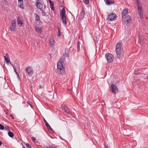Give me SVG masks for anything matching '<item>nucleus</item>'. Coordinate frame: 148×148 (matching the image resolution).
Listing matches in <instances>:
<instances>
[{
    "mask_svg": "<svg viewBox=\"0 0 148 148\" xmlns=\"http://www.w3.org/2000/svg\"><path fill=\"white\" fill-rule=\"evenodd\" d=\"M60 15L63 23L64 25L66 24V17L65 10L64 8L61 11H60Z\"/></svg>",
    "mask_w": 148,
    "mask_h": 148,
    "instance_id": "f257e3e1",
    "label": "nucleus"
},
{
    "mask_svg": "<svg viewBox=\"0 0 148 148\" xmlns=\"http://www.w3.org/2000/svg\"><path fill=\"white\" fill-rule=\"evenodd\" d=\"M57 71L59 73L61 74L64 71V67L62 64V62L59 61L57 64Z\"/></svg>",
    "mask_w": 148,
    "mask_h": 148,
    "instance_id": "f03ea898",
    "label": "nucleus"
},
{
    "mask_svg": "<svg viewBox=\"0 0 148 148\" xmlns=\"http://www.w3.org/2000/svg\"><path fill=\"white\" fill-rule=\"evenodd\" d=\"M105 58L109 63L112 62L114 58L113 55L110 53H108L106 54Z\"/></svg>",
    "mask_w": 148,
    "mask_h": 148,
    "instance_id": "7ed1b4c3",
    "label": "nucleus"
},
{
    "mask_svg": "<svg viewBox=\"0 0 148 148\" xmlns=\"http://www.w3.org/2000/svg\"><path fill=\"white\" fill-rule=\"evenodd\" d=\"M108 19L110 21H113L115 20L117 16L116 14L114 13H111L108 15Z\"/></svg>",
    "mask_w": 148,
    "mask_h": 148,
    "instance_id": "20e7f679",
    "label": "nucleus"
},
{
    "mask_svg": "<svg viewBox=\"0 0 148 148\" xmlns=\"http://www.w3.org/2000/svg\"><path fill=\"white\" fill-rule=\"evenodd\" d=\"M111 90L112 92L114 94L117 93L118 92V90L117 86L114 85L112 84L111 86Z\"/></svg>",
    "mask_w": 148,
    "mask_h": 148,
    "instance_id": "39448f33",
    "label": "nucleus"
},
{
    "mask_svg": "<svg viewBox=\"0 0 148 148\" xmlns=\"http://www.w3.org/2000/svg\"><path fill=\"white\" fill-rule=\"evenodd\" d=\"M138 11L139 17L140 19L143 17V12L142 10V8L139 5H138Z\"/></svg>",
    "mask_w": 148,
    "mask_h": 148,
    "instance_id": "423d86ee",
    "label": "nucleus"
},
{
    "mask_svg": "<svg viewBox=\"0 0 148 148\" xmlns=\"http://www.w3.org/2000/svg\"><path fill=\"white\" fill-rule=\"evenodd\" d=\"M122 19L125 22H128L129 21H131V16L128 14H127L125 16H122Z\"/></svg>",
    "mask_w": 148,
    "mask_h": 148,
    "instance_id": "0eeeda50",
    "label": "nucleus"
},
{
    "mask_svg": "<svg viewBox=\"0 0 148 148\" xmlns=\"http://www.w3.org/2000/svg\"><path fill=\"white\" fill-rule=\"evenodd\" d=\"M16 27V21L13 20L11 21V25L10 26V29L11 31H14Z\"/></svg>",
    "mask_w": 148,
    "mask_h": 148,
    "instance_id": "6e6552de",
    "label": "nucleus"
},
{
    "mask_svg": "<svg viewBox=\"0 0 148 148\" xmlns=\"http://www.w3.org/2000/svg\"><path fill=\"white\" fill-rule=\"evenodd\" d=\"M26 72L29 74H32L34 73L33 69L30 66H28L26 68Z\"/></svg>",
    "mask_w": 148,
    "mask_h": 148,
    "instance_id": "1a4fd4ad",
    "label": "nucleus"
},
{
    "mask_svg": "<svg viewBox=\"0 0 148 148\" xmlns=\"http://www.w3.org/2000/svg\"><path fill=\"white\" fill-rule=\"evenodd\" d=\"M116 52L117 58L120 59L121 58V49H116Z\"/></svg>",
    "mask_w": 148,
    "mask_h": 148,
    "instance_id": "9d476101",
    "label": "nucleus"
},
{
    "mask_svg": "<svg viewBox=\"0 0 148 148\" xmlns=\"http://www.w3.org/2000/svg\"><path fill=\"white\" fill-rule=\"evenodd\" d=\"M105 1L106 4L108 5H112L114 3V1L113 0H106Z\"/></svg>",
    "mask_w": 148,
    "mask_h": 148,
    "instance_id": "9b49d317",
    "label": "nucleus"
},
{
    "mask_svg": "<svg viewBox=\"0 0 148 148\" xmlns=\"http://www.w3.org/2000/svg\"><path fill=\"white\" fill-rule=\"evenodd\" d=\"M36 7H37L41 10L42 9V5L39 1L38 0L36 2Z\"/></svg>",
    "mask_w": 148,
    "mask_h": 148,
    "instance_id": "f8f14e48",
    "label": "nucleus"
},
{
    "mask_svg": "<svg viewBox=\"0 0 148 148\" xmlns=\"http://www.w3.org/2000/svg\"><path fill=\"white\" fill-rule=\"evenodd\" d=\"M128 10L127 8H125L122 11V17L126 16L127 14Z\"/></svg>",
    "mask_w": 148,
    "mask_h": 148,
    "instance_id": "ddd939ff",
    "label": "nucleus"
},
{
    "mask_svg": "<svg viewBox=\"0 0 148 148\" xmlns=\"http://www.w3.org/2000/svg\"><path fill=\"white\" fill-rule=\"evenodd\" d=\"M35 29L36 31L38 34H40L41 33L42 30L41 28L38 27L36 26Z\"/></svg>",
    "mask_w": 148,
    "mask_h": 148,
    "instance_id": "4468645a",
    "label": "nucleus"
},
{
    "mask_svg": "<svg viewBox=\"0 0 148 148\" xmlns=\"http://www.w3.org/2000/svg\"><path fill=\"white\" fill-rule=\"evenodd\" d=\"M18 6L22 9H24V6L23 5V1H18Z\"/></svg>",
    "mask_w": 148,
    "mask_h": 148,
    "instance_id": "2eb2a0df",
    "label": "nucleus"
},
{
    "mask_svg": "<svg viewBox=\"0 0 148 148\" xmlns=\"http://www.w3.org/2000/svg\"><path fill=\"white\" fill-rule=\"evenodd\" d=\"M44 120L45 124L46 126L47 127V128L49 130L52 131H53L52 129L51 128V127H50V126L48 124V123H47L46 120L45 119H44Z\"/></svg>",
    "mask_w": 148,
    "mask_h": 148,
    "instance_id": "dca6fc26",
    "label": "nucleus"
},
{
    "mask_svg": "<svg viewBox=\"0 0 148 148\" xmlns=\"http://www.w3.org/2000/svg\"><path fill=\"white\" fill-rule=\"evenodd\" d=\"M62 110L65 112L66 113H68L69 114H71L70 111L69 110L68 108L67 107H65V108H63L62 109Z\"/></svg>",
    "mask_w": 148,
    "mask_h": 148,
    "instance_id": "f3484780",
    "label": "nucleus"
},
{
    "mask_svg": "<svg viewBox=\"0 0 148 148\" xmlns=\"http://www.w3.org/2000/svg\"><path fill=\"white\" fill-rule=\"evenodd\" d=\"M4 58L5 59V60L6 62L8 64H11V63L10 61V59L9 57H6V56H4Z\"/></svg>",
    "mask_w": 148,
    "mask_h": 148,
    "instance_id": "a211bd4d",
    "label": "nucleus"
},
{
    "mask_svg": "<svg viewBox=\"0 0 148 148\" xmlns=\"http://www.w3.org/2000/svg\"><path fill=\"white\" fill-rule=\"evenodd\" d=\"M85 11L84 9H83L81 13L80 18L81 19L84 18L85 15Z\"/></svg>",
    "mask_w": 148,
    "mask_h": 148,
    "instance_id": "6ab92c4d",
    "label": "nucleus"
},
{
    "mask_svg": "<svg viewBox=\"0 0 148 148\" xmlns=\"http://www.w3.org/2000/svg\"><path fill=\"white\" fill-rule=\"evenodd\" d=\"M50 45L51 46H53L54 44V42L53 39L51 38L49 40Z\"/></svg>",
    "mask_w": 148,
    "mask_h": 148,
    "instance_id": "aec40b11",
    "label": "nucleus"
},
{
    "mask_svg": "<svg viewBox=\"0 0 148 148\" xmlns=\"http://www.w3.org/2000/svg\"><path fill=\"white\" fill-rule=\"evenodd\" d=\"M116 49H121V44L120 42H118L117 43Z\"/></svg>",
    "mask_w": 148,
    "mask_h": 148,
    "instance_id": "412c9836",
    "label": "nucleus"
},
{
    "mask_svg": "<svg viewBox=\"0 0 148 148\" xmlns=\"http://www.w3.org/2000/svg\"><path fill=\"white\" fill-rule=\"evenodd\" d=\"M17 21H18V25H20V26H21L22 25L23 23L22 21H21V19L18 18L17 19Z\"/></svg>",
    "mask_w": 148,
    "mask_h": 148,
    "instance_id": "4be33fe9",
    "label": "nucleus"
},
{
    "mask_svg": "<svg viewBox=\"0 0 148 148\" xmlns=\"http://www.w3.org/2000/svg\"><path fill=\"white\" fill-rule=\"evenodd\" d=\"M8 136L11 138L13 137L14 136L13 133L10 131L8 132Z\"/></svg>",
    "mask_w": 148,
    "mask_h": 148,
    "instance_id": "5701e85b",
    "label": "nucleus"
},
{
    "mask_svg": "<svg viewBox=\"0 0 148 148\" xmlns=\"http://www.w3.org/2000/svg\"><path fill=\"white\" fill-rule=\"evenodd\" d=\"M35 19L36 21H38L39 19V16L36 14H35Z\"/></svg>",
    "mask_w": 148,
    "mask_h": 148,
    "instance_id": "b1692460",
    "label": "nucleus"
},
{
    "mask_svg": "<svg viewBox=\"0 0 148 148\" xmlns=\"http://www.w3.org/2000/svg\"><path fill=\"white\" fill-rule=\"evenodd\" d=\"M77 50L78 52H79L80 51V45L79 44V42H78L77 45Z\"/></svg>",
    "mask_w": 148,
    "mask_h": 148,
    "instance_id": "393cba45",
    "label": "nucleus"
},
{
    "mask_svg": "<svg viewBox=\"0 0 148 148\" xmlns=\"http://www.w3.org/2000/svg\"><path fill=\"white\" fill-rule=\"evenodd\" d=\"M84 3L86 4H87L89 3V0H83Z\"/></svg>",
    "mask_w": 148,
    "mask_h": 148,
    "instance_id": "a878e982",
    "label": "nucleus"
},
{
    "mask_svg": "<svg viewBox=\"0 0 148 148\" xmlns=\"http://www.w3.org/2000/svg\"><path fill=\"white\" fill-rule=\"evenodd\" d=\"M58 34H57V36L58 37H60V36H61V34H60V29L59 28H58Z\"/></svg>",
    "mask_w": 148,
    "mask_h": 148,
    "instance_id": "bb28decb",
    "label": "nucleus"
},
{
    "mask_svg": "<svg viewBox=\"0 0 148 148\" xmlns=\"http://www.w3.org/2000/svg\"><path fill=\"white\" fill-rule=\"evenodd\" d=\"M41 11V14L42 16H45L46 15V13L43 11V10L42 9H41L40 10Z\"/></svg>",
    "mask_w": 148,
    "mask_h": 148,
    "instance_id": "cd10ccee",
    "label": "nucleus"
},
{
    "mask_svg": "<svg viewBox=\"0 0 148 148\" xmlns=\"http://www.w3.org/2000/svg\"><path fill=\"white\" fill-rule=\"evenodd\" d=\"M4 129V127L2 125L0 124V130H3Z\"/></svg>",
    "mask_w": 148,
    "mask_h": 148,
    "instance_id": "c85d7f7f",
    "label": "nucleus"
},
{
    "mask_svg": "<svg viewBox=\"0 0 148 148\" xmlns=\"http://www.w3.org/2000/svg\"><path fill=\"white\" fill-rule=\"evenodd\" d=\"M50 6L53 5V2L51 1V0H49Z\"/></svg>",
    "mask_w": 148,
    "mask_h": 148,
    "instance_id": "c756f323",
    "label": "nucleus"
},
{
    "mask_svg": "<svg viewBox=\"0 0 148 148\" xmlns=\"http://www.w3.org/2000/svg\"><path fill=\"white\" fill-rule=\"evenodd\" d=\"M25 146L26 147H27V148H31L30 145L28 143L26 144L25 145Z\"/></svg>",
    "mask_w": 148,
    "mask_h": 148,
    "instance_id": "7c9ffc66",
    "label": "nucleus"
},
{
    "mask_svg": "<svg viewBox=\"0 0 148 148\" xmlns=\"http://www.w3.org/2000/svg\"><path fill=\"white\" fill-rule=\"evenodd\" d=\"M5 130H10L9 127L8 126H6L5 127Z\"/></svg>",
    "mask_w": 148,
    "mask_h": 148,
    "instance_id": "2f4dec72",
    "label": "nucleus"
},
{
    "mask_svg": "<svg viewBox=\"0 0 148 148\" xmlns=\"http://www.w3.org/2000/svg\"><path fill=\"white\" fill-rule=\"evenodd\" d=\"M27 103L29 105H30L31 107H32V103L30 101H28L27 102Z\"/></svg>",
    "mask_w": 148,
    "mask_h": 148,
    "instance_id": "473e14b6",
    "label": "nucleus"
},
{
    "mask_svg": "<svg viewBox=\"0 0 148 148\" xmlns=\"http://www.w3.org/2000/svg\"><path fill=\"white\" fill-rule=\"evenodd\" d=\"M32 140L34 141V142H35L36 140V138L35 137H33L32 138Z\"/></svg>",
    "mask_w": 148,
    "mask_h": 148,
    "instance_id": "72a5a7b5",
    "label": "nucleus"
},
{
    "mask_svg": "<svg viewBox=\"0 0 148 148\" xmlns=\"http://www.w3.org/2000/svg\"><path fill=\"white\" fill-rule=\"evenodd\" d=\"M50 8H51V9L52 10H54V7H53V5L50 6Z\"/></svg>",
    "mask_w": 148,
    "mask_h": 148,
    "instance_id": "f704fd0d",
    "label": "nucleus"
},
{
    "mask_svg": "<svg viewBox=\"0 0 148 148\" xmlns=\"http://www.w3.org/2000/svg\"><path fill=\"white\" fill-rule=\"evenodd\" d=\"M8 56H9L8 54V53H7L5 54V56H6V57H8Z\"/></svg>",
    "mask_w": 148,
    "mask_h": 148,
    "instance_id": "c9c22d12",
    "label": "nucleus"
},
{
    "mask_svg": "<svg viewBox=\"0 0 148 148\" xmlns=\"http://www.w3.org/2000/svg\"><path fill=\"white\" fill-rule=\"evenodd\" d=\"M14 70V72L16 73V74L18 75L17 74V72L16 71V69L15 68H14V69H13Z\"/></svg>",
    "mask_w": 148,
    "mask_h": 148,
    "instance_id": "e433bc0d",
    "label": "nucleus"
},
{
    "mask_svg": "<svg viewBox=\"0 0 148 148\" xmlns=\"http://www.w3.org/2000/svg\"><path fill=\"white\" fill-rule=\"evenodd\" d=\"M38 86L40 88H42V86L41 85H39Z\"/></svg>",
    "mask_w": 148,
    "mask_h": 148,
    "instance_id": "4c0bfd02",
    "label": "nucleus"
},
{
    "mask_svg": "<svg viewBox=\"0 0 148 148\" xmlns=\"http://www.w3.org/2000/svg\"><path fill=\"white\" fill-rule=\"evenodd\" d=\"M139 2H138V1H137V6L138 5H139Z\"/></svg>",
    "mask_w": 148,
    "mask_h": 148,
    "instance_id": "58836bf2",
    "label": "nucleus"
},
{
    "mask_svg": "<svg viewBox=\"0 0 148 148\" xmlns=\"http://www.w3.org/2000/svg\"><path fill=\"white\" fill-rule=\"evenodd\" d=\"M11 64L12 66L13 67V69L15 68L14 67V66L12 64Z\"/></svg>",
    "mask_w": 148,
    "mask_h": 148,
    "instance_id": "ea45409f",
    "label": "nucleus"
},
{
    "mask_svg": "<svg viewBox=\"0 0 148 148\" xmlns=\"http://www.w3.org/2000/svg\"><path fill=\"white\" fill-rule=\"evenodd\" d=\"M2 143L1 142L0 140V146L2 145Z\"/></svg>",
    "mask_w": 148,
    "mask_h": 148,
    "instance_id": "a19ab883",
    "label": "nucleus"
},
{
    "mask_svg": "<svg viewBox=\"0 0 148 148\" xmlns=\"http://www.w3.org/2000/svg\"><path fill=\"white\" fill-rule=\"evenodd\" d=\"M18 1H23V0H18Z\"/></svg>",
    "mask_w": 148,
    "mask_h": 148,
    "instance_id": "79ce46f5",
    "label": "nucleus"
},
{
    "mask_svg": "<svg viewBox=\"0 0 148 148\" xmlns=\"http://www.w3.org/2000/svg\"><path fill=\"white\" fill-rule=\"evenodd\" d=\"M105 148H108V147H107V146H106L105 147Z\"/></svg>",
    "mask_w": 148,
    "mask_h": 148,
    "instance_id": "37998d69",
    "label": "nucleus"
},
{
    "mask_svg": "<svg viewBox=\"0 0 148 148\" xmlns=\"http://www.w3.org/2000/svg\"><path fill=\"white\" fill-rule=\"evenodd\" d=\"M15 62L16 64V62Z\"/></svg>",
    "mask_w": 148,
    "mask_h": 148,
    "instance_id": "c03bdc74",
    "label": "nucleus"
}]
</instances>
